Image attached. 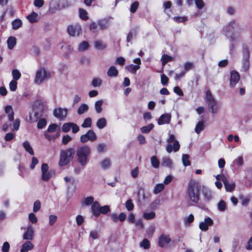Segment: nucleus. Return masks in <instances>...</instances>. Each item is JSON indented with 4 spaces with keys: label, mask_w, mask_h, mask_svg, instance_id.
<instances>
[{
    "label": "nucleus",
    "mask_w": 252,
    "mask_h": 252,
    "mask_svg": "<svg viewBox=\"0 0 252 252\" xmlns=\"http://www.w3.org/2000/svg\"><path fill=\"white\" fill-rule=\"evenodd\" d=\"M200 186L198 181L191 180L189 181L187 194L189 200L194 203H197L200 200Z\"/></svg>",
    "instance_id": "obj_1"
},
{
    "label": "nucleus",
    "mask_w": 252,
    "mask_h": 252,
    "mask_svg": "<svg viewBox=\"0 0 252 252\" xmlns=\"http://www.w3.org/2000/svg\"><path fill=\"white\" fill-rule=\"evenodd\" d=\"M91 154V149L87 145L79 147L76 151V156L78 162L82 166L87 165L89 156Z\"/></svg>",
    "instance_id": "obj_2"
},
{
    "label": "nucleus",
    "mask_w": 252,
    "mask_h": 252,
    "mask_svg": "<svg viewBox=\"0 0 252 252\" xmlns=\"http://www.w3.org/2000/svg\"><path fill=\"white\" fill-rule=\"evenodd\" d=\"M74 154L75 150L72 148L61 151L59 165L63 166L68 164L72 160Z\"/></svg>",
    "instance_id": "obj_3"
},
{
    "label": "nucleus",
    "mask_w": 252,
    "mask_h": 252,
    "mask_svg": "<svg viewBox=\"0 0 252 252\" xmlns=\"http://www.w3.org/2000/svg\"><path fill=\"white\" fill-rule=\"evenodd\" d=\"M205 99L209 111L213 114L217 113L219 109V105L218 102L215 99L210 90L206 91Z\"/></svg>",
    "instance_id": "obj_4"
},
{
    "label": "nucleus",
    "mask_w": 252,
    "mask_h": 252,
    "mask_svg": "<svg viewBox=\"0 0 252 252\" xmlns=\"http://www.w3.org/2000/svg\"><path fill=\"white\" fill-rule=\"evenodd\" d=\"M51 78V73L44 68H40L36 73L34 82L36 84H41Z\"/></svg>",
    "instance_id": "obj_5"
},
{
    "label": "nucleus",
    "mask_w": 252,
    "mask_h": 252,
    "mask_svg": "<svg viewBox=\"0 0 252 252\" xmlns=\"http://www.w3.org/2000/svg\"><path fill=\"white\" fill-rule=\"evenodd\" d=\"M167 142L169 143L166 147L167 153H171L173 151L176 152L179 150L180 145L179 141L175 139L174 135L170 134Z\"/></svg>",
    "instance_id": "obj_6"
},
{
    "label": "nucleus",
    "mask_w": 252,
    "mask_h": 252,
    "mask_svg": "<svg viewBox=\"0 0 252 252\" xmlns=\"http://www.w3.org/2000/svg\"><path fill=\"white\" fill-rule=\"evenodd\" d=\"M97 136L94 132L92 130H89L86 134L81 136L80 141L82 143H86L89 140L91 141H95Z\"/></svg>",
    "instance_id": "obj_7"
},
{
    "label": "nucleus",
    "mask_w": 252,
    "mask_h": 252,
    "mask_svg": "<svg viewBox=\"0 0 252 252\" xmlns=\"http://www.w3.org/2000/svg\"><path fill=\"white\" fill-rule=\"evenodd\" d=\"M41 179L43 181H48L52 176L51 171H49V167L47 164L43 163L41 165Z\"/></svg>",
    "instance_id": "obj_8"
},
{
    "label": "nucleus",
    "mask_w": 252,
    "mask_h": 252,
    "mask_svg": "<svg viewBox=\"0 0 252 252\" xmlns=\"http://www.w3.org/2000/svg\"><path fill=\"white\" fill-rule=\"evenodd\" d=\"M171 241V238L169 235L162 234L158 237V244L159 247L164 248L166 247Z\"/></svg>",
    "instance_id": "obj_9"
},
{
    "label": "nucleus",
    "mask_w": 252,
    "mask_h": 252,
    "mask_svg": "<svg viewBox=\"0 0 252 252\" xmlns=\"http://www.w3.org/2000/svg\"><path fill=\"white\" fill-rule=\"evenodd\" d=\"M81 30V27L78 24L70 25L67 28L68 33L72 36H78L80 34Z\"/></svg>",
    "instance_id": "obj_10"
},
{
    "label": "nucleus",
    "mask_w": 252,
    "mask_h": 252,
    "mask_svg": "<svg viewBox=\"0 0 252 252\" xmlns=\"http://www.w3.org/2000/svg\"><path fill=\"white\" fill-rule=\"evenodd\" d=\"M68 110L66 108H58L54 110V115L60 120H64L67 114Z\"/></svg>",
    "instance_id": "obj_11"
},
{
    "label": "nucleus",
    "mask_w": 252,
    "mask_h": 252,
    "mask_svg": "<svg viewBox=\"0 0 252 252\" xmlns=\"http://www.w3.org/2000/svg\"><path fill=\"white\" fill-rule=\"evenodd\" d=\"M221 181L223 183L225 190L228 192H232L233 191L235 188V184L234 182L230 183L227 180L226 177L222 175L221 177Z\"/></svg>",
    "instance_id": "obj_12"
},
{
    "label": "nucleus",
    "mask_w": 252,
    "mask_h": 252,
    "mask_svg": "<svg viewBox=\"0 0 252 252\" xmlns=\"http://www.w3.org/2000/svg\"><path fill=\"white\" fill-rule=\"evenodd\" d=\"M240 74L239 73L235 70H232L230 72V86L233 88L235 86L236 84L240 80Z\"/></svg>",
    "instance_id": "obj_13"
},
{
    "label": "nucleus",
    "mask_w": 252,
    "mask_h": 252,
    "mask_svg": "<svg viewBox=\"0 0 252 252\" xmlns=\"http://www.w3.org/2000/svg\"><path fill=\"white\" fill-rule=\"evenodd\" d=\"M34 236V230L32 225H29L26 231L23 235V239L26 240H32Z\"/></svg>",
    "instance_id": "obj_14"
},
{
    "label": "nucleus",
    "mask_w": 252,
    "mask_h": 252,
    "mask_svg": "<svg viewBox=\"0 0 252 252\" xmlns=\"http://www.w3.org/2000/svg\"><path fill=\"white\" fill-rule=\"evenodd\" d=\"M171 116L170 114L165 113L161 115L158 120V124L159 125L169 124L170 123Z\"/></svg>",
    "instance_id": "obj_15"
},
{
    "label": "nucleus",
    "mask_w": 252,
    "mask_h": 252,
    "mask_svg": "<svg viewBox=\"0 0 252 252\" xmlns=\"http://www.w3.org/2000/svg\"><path fill=\"white\" fill-rule=\"evenodd\" d=\"M213 224V220L209 217L205 218L204 221L201 222L199 224V228L202 231H207L209 226Z\"/></svg>",
    "instance_id": "obj_16"
},
{
    "label": "nucleus",
    "mask_w": 252,
    "mask_h": 252,
    "mask_svg": "<svg viewBox=\"0 0 252 252\" xmlns=\"http://www.w3.org/2000/svg\"><path fill=\"white\" fill-rule=\"evenodd\" d=\"M203 195L205 201H210L213 198V193L211 189L207 187H203L202 189Z\"/></svg>",
    "instance_id": "obj_17"
},
{
    "label": "nucleus",
    "mask_w": 252,
    "mask_h": 252,
    "mask_svg": "<svg viewBox=\"0 0 252 252\" xmlns=\"http://www.w3.org/2000/svg\"><path fill=\"white\" fill-rule=\"evenodd\" d=\"M59 9H60V6L59 2L57 0H52L50 3L49 11L54 13Z\"/></svg>",
    "instance_id": "obj_18"
},
{
    "label": "nucleus",
    "mask_w": 252,
    "mask_h": 252,
    "mask_svg": "<svg viewBox=\"0 0 252 252\" xmlns=\"http://www.w3.org/2000/svg\"><path fill=\"white\" fill-rule=\"evenodd\" d=\"M33 247L34 246L32 242L29 241H26L23 244L20 252H28L32 250Z\"/></svg>",
    "instance_id": "obj_19"
},
{
    "label": "nucleus",
    "mask_w": 252,
    "mask_h": 252,
    "mask_svg": "<svg viewBox=\"0 0 252 252\" xmlns=\"http://www.w3.org/2000/svg\"><path fill=\"white\" fill-rule=\"evenodd\" d=\"M100 205L97 201H94L91 207L92 212L93 215L96 217L99 216V212L100 211Z\"/></svg>",
    "instance_id": "obj_20"
},
{
    "label": "nucleus",
    "mask_w": 252,
    "mask_h": 252,
    "mask_svg": "<svg viewBox=\"0 0 252 252\" xmlns=\"http://www.w3.org/2000/svg\"><path fill=\"white\" fill-rule=\"evenodd\" d=\"M5 112L8 115V119L10 122L14 120V112L11 106L7 105L5 107Z\"/></svg>",
    "instance_id": "obj_21"
},
{
    "label": "nucleus",
    "mask_w": 252,
    "mask_h": 252,
    "mask_svg": "<svg viewBox=\"0 0 252 252\" xmlns=\"http://www.w3.org/2000/svg\"><path fill=\"white\" fill-rule=\"evenodd\" d=\"M46 132L60 133V126L56 124H52L49 126Z\"/></svg>",
    "instance_id": "obj_22"
},
{
    "label": "nucleus",
    "mask_w": 252,
    "mask_h": 252,
    "mask_svg": "<svg viewBox=\"0 0 252 252\" xmlns=\"http://www.w3.org/2000/svg\"><path fill=\"white\" fill-rule=\"evenodd\" d=\"M125 68L130 73L135 74H136L137 70L140 68V66L131 64L130 65L126 66Z\"/></svg>",
    "instance_id": "obj_23"
},
{
    "label": "nucleus",
    "mask_w": 252,
    "mask_h": 252,
    "mask_svg": "<svg viewBox=\"0 0 252 252\" xmlns=\"http://www.w3.org/2000/svg\"><path fill=\"white\" fill-rule=\"evenodd\" d=\"M242 52V55H243V58L250 59V51H249V47L247 44H244L243 45Z\"/></svg>",
    "instance_id": "obj_24"
},
{
    "label": "nucleus",
    "mask_w": 252,
    "mask_h": 252,
    "mask_svg": "<svg viewBox=\"0 0 252 252\" xmlns=\"http://www.w3.org/2000/svg\"><path fill=\"white\" fill-rule=\"evenodd\" d=\"M89 109V106L85 103L81 104L78 108L77 113L78 115H82L86 113Z\"/></svg>",
    "instance_id": "obj_25"
},
{
    "label": "nucleus",
    "mask_w": 252,
    "mask_h": 252,
    "mask_svg": "<svg viewBox=\"0 0 252 252\" xmlns=\"http://www.w3.org/2000/svg\"><path fill=\"white\" fill-rule=\"evenodd\" d=\"M173 60L172 57L167 54H163L161 58V64L162 66H164L167 63L172 62Z\"/></svg>",
    "instance_id": "obj_26"
},
{
    "label": "nucleus",
    "mask_w": 252,
    "mask_h": 252,
    "mask_svg": "<svg viewBox=\"0 0 252 252\" xmlns=\"http://www.w3.org/2000/svg\"><path fill=\"white\" fill-rule=\"evenodd\" d=\"M7 43L8 48L11 50L13 48L16 44V38L15 37L10 36L8 38Z\"/></svg>",
    "instance_id": "obj_27"
},
{
    "label": "nucleus",
    "mask_w": 252,
    "mask_h": 252,
    "mask_svg": "<svg viewBox=\"0 0 252 252\" xmlns=\"http://www.w3.org/2000/svg\"><path fill=\"white\" fill-rule=\"evenodd\" d=\"M23 146L25 150L31 155L33 156L34 155V151L31 147L30 144L28 141H25L23 143Z\"/></svg>",
    "instance_id": "obj_28"
},
{
    "label": "nucleus",
    "mask_w": 252,
    "mask_h": 252,
    "mask_svg": "<svg viewBox=\"0 0 252 252\" xmlns=\"http://www.w3.org/2000/svg\"><path fill=\"white\" fill-rule=\"evenodd\" d=\"M44 135L46 139L48 140L51 141L52 140H55L57 138H58L60 136V133H52V132H45Z\"/></svg>",
    "instance_id": "obj_29"
},
{
    "label": "nucleus",
    "mask_w": 252,
    "mask_h": 252,
    "mask_svg": "<svg viewBox=\"0 0 252 252\" xmlns=\"http://www.w3.org/2000/svg\"><path fill=\"white\" fill-rule=\"evenodd\" d=\"M162 166H166L169 168L173 167V164L171 159L169 158H162Z\"/></svg>",
    "instance_id": "obj_30"
},
{
    "label": "nucleus",
    "mask_w": 252,
    "mask_h": 252,
    "mask_svg": "<svg viewBox=\"0 0 252 252\" xmlns=\"http://www.w3.org/2000/svg\"><path fill=\"white\" fill-rule=\"evenodd\" d=\"M250 59L243 58L242 60V69L244 72H246L248 70L250 67Z\"/></svg>",
    "instance_id": "obj_31"
},
{
    "label": "nucleus",
    "mask_w": 252,
    "mask_h": 252,
    "mask_svg": "<svg viewBox=\"0 0 252 252\" xmlns=\"http://www.w3.org/2000/svg\"><path fill=\"white\" fill-rule=\"evenodd\" d=\"M102 80L98 77H94L93 79L91 84L94 87H99L101 86Z\"/></svg>",
    "instance_id": "obj_32"
},
{
    "label": "nucleus",
    "mask_w": 252,
    "mask_h": 252,
    "mask_svg": "<svg viewBox=\"0 0 252 252\" xmlns=\"http://www.w3.org/2000/svg\"><path fill=\"white\" fill-rule=\"evenodd\" d=\"M103 104V101L102 100H99L95 102L94 105L95 110L97 113H100L102 112Z\"/></svg>",
    "instance_id": "obj_33"
},
{
    "label": "nucleus",
    "mask_w": 252,
    "mask_h": 252,
    "mask_svg": "<svg viewBox=\"0 0 252 252\" xmlns=\"http://www.w3.org/2000/svg\"><path fill=\"white\" fill-rule=\"evenodd\" d=\"M89 47V44L87 41H84L80 43L78 47L79 51H85L87 50Z\"/></svg>",
    "instance_id": "obj_34"
},
{
    "label": "nucleus",
    "mask_w": 252,
    "mask_h": 252,
    "mask_svg": "<svg viewBox=\"0 0 252 252\" xmlns=\"http://www.w3.org/2000/svg\"><path fill=\"white\" fill-rule=\"evenodd\" d=\"M151 162L153 167L158 168L159 167V161L156 156H154L151 158Z\"/></svg>",
    "instance_id": "obj_35"
},
{
    "label": "nucleus",
    "mask_w": 252,
    "mask_h": 252,
    "mask_svg": "<svg viewBox=\"0 0 252 252\" xmlns=\"http://www.w3.org/2000/svg\"><path fill=\"white\" fill-rule=\"evenodd\" d=\"M79 16L83 20H87L89 19L87 11L83 8H80L79 10Z\"/></svg>",
    "instance_id": "obj_36"
},
{
    "label": "nucleus",
    "mask_w": 252,
    "mask_h": 252,
    "mask_svg": "<svg viewBox=\"0 0 252 252\" xmlns=\"http://www.w3.org/2000/svg\"><path fill=\"white\" fill-rule=\"evenodd\" d=\"M101 167L105 170L109 168L110 165V160L109 158H105L100 162Z\"/></svg>",
    "instance_id": "obj_37"
},
{
    "label": "nucleus",
    "mask_w": 252,
    "mask_h": 252,
    "mask_svg": "<svg viewBox=\"0 0 252 252\" xmlns=\"http://www.w3.org/2000/svg\"><path fill=\"white\" fill-rule=\"evenodd\" d=\"M99 29L101 30L104 29L109 25V20L107 19H103L100 20L98 22Z\"/></svg>",
    "instance_id": "obj_38"
},
{
    "label": "nucleus",
    "mask_w": 252,
    "mask_h": 252,
    "mask_svg": "<svg viewBox=\"0 0 252 252\" xmlns=\"http://www.w3.org/2000/svg\"><path fill=\"white\" fill-rule=\"evenodd\" d=\"M154 126L153 124H150L148 126L142 127L141 131L143 133H148L153 128Z\"/></svg>",
    "instance_id": "obj_39"
},
{
    "label": "nucleus",
    "mask_w": 252,
    "mask_h": 252,
    "mask_svg": "<svg viewBox=\"0 0 252 252\" xmlns=\"http://www.w3.org/2000/svg\"><path fill=\"white\" fill-rule=\"evenodd\" d=\"M89 29L91 32H96L98 31L100 29L99 25L95 22H92L89 25Z\"/></svg>",
    "instance_id": "obj_40"
},
{
    "label": "nucleus",
    "mask_w": 252,
    "mask_h": 252,
    "mask_svg": "<svg viewBox=\"0 0 252 252\" xmlns=\"http://www.w3.org/2000/svg\"><path fill=\"white\" fill-rule=\"evenodd\" d=\"M189 157L187 154H183L182 156L183 164L185 166H188L190 165L191 163L189 160Z\"/></svg>",
    "instance_id": "obj_41"
},
{
    "label": "nucleus",
    "mask_w": 252,
    "mask_h": 252,
    "mask_svg": "<svg viewBox=\"0 0 252 252\" xmlns=\"http://www.w3.org/2000/svg\"><path fill=\"white\" fill-rule=\"evenodd\" d=\"M22 25L21 20L16 19L12 22V28L14 30H17L20 28Z\"/></svg>",
    "instance_id": "obj_42"
},
{
    "label": "nucleus",
    "mask_w": 252,
    "mask_h": 252,
    "mask_svg": "<svg viewBox=\"0 0 252 252\" xmlns=\"http://www.w3.org/2000/svg\"><path fill=\"white\" fill-rule=\"evenodd\" d=\"M106 125V120L105 118H102L97 121L96 123V126L99 128H102L104 127Z\"/></svg>",
    "instance_id": "obj_43"
},
{
    "label": "nucleus",
    "mask_w": 252,
    "mask_h": 252,
    "mask_svg": "<svg viewBox=\"0 0 252 252\" xmlns=\"http://www.w3.org/2000/svg\"><path fill=\"white\" fill-rule=\"evenodd\" d=\"M140 246L144 249H149L150 248V242L146 238L144 239L140 243Z\"/></svg>",
    "instance_id": "obj_44"
},
{
    "label": "nucleus",
    "mask_w": 252,
    "mask_h": 252,
    "mask_svg": "<svg viewBox=\"0 0 252 252\" xmlns=\"http://www.w3.org/2000/svg\"><path fill=\"white\" fill-rule=\"evenodd\" d=\"M204 129V122L200 121L198 123L195 128V131L199 134Z\"/></svg>",
    "instance_id": "obj_45"
},
{
    "label": "nucleus",
    "mask_w": 252,
    "mask_h": 252,
    "mask_svg": "<svg viewBox=\"0 0 252 252\" xmlns=\"http://www.w3.org/2000/svg\"><path fill=\"white\" fill-rule=\"evenodd\" d=\"M92 126V119L91 118H86L84 122L81 125V126L84 128L89 127Z\"/></svg>",
    "instance_id": "obj_46"
},
{
    "label": "nucleus",
    "mask_w": 252,
    "mask_h": 252,
    "mask_svg": "<svg viewBox=\"0 0 252 252\" xmlns=\"http://www.w3.org/2000/svg\"><path fill=\"white\" fill-rule=\"evenodd\" d=\"M37 15L36 13L33 12L27 16V18L31 23H34L36 21Z\"/></svg>",
    "instance_id": "obj_47"
},
{
    "label": "nucleus",
    "mask_w": 252,
    "mask_h": 252,
    "mask_svg": "<svg viewBox=\"0 0 252 252\" xmlns=\"http://www.w3.org/2000/svg\"><path fill=\"white\" fill-rule=\"evenodd\" d=\"M139 6V3L138 1H135L133 2L130 6V11L132 13H135Z\"/></svg>",
    "instance_id": "obj_48"
},
{
    "label": "nucleus",
    "mask_w": 252,
    "mask_h": 252,
    "mask_svg": "<svg viewBox=\"0 0 252 252\" xmlns=\"http://www.w3.org/2000/svg\"><path fill=\"white\" fill-rule=\"evenodd\" d=\"M164 188V186L162 184H157L155 187L154 192L155 193L157 194L161 192Z\"/></svg>",
    "instance_id": "obj_49"
},
{
    "label": "nucleus",
    "mask_w": 252,
    "mask_h": 252,
    "mask_svg": "<svg viewBox=\"0 0 252 252\" xmlns=\"http://www.w3.org/2000/svg\"><path fill=\"white\" fill-rule=\"evenodd\" d=\"M106 150V145L104 143H99L97 145V152L99 153H104Z\"/></svg>",
    "instance_id": "obj_50"
},
{
    "label": "nucleus",
    "mask_w": 252,
    "mask_h": 252,
    "mask_svg": "<svg viewBox=\"0 0 252 252\" xmlns=\"http://www.w3.org/2000/svg\"><path fill=\"white\" fill-rule=\"evenodd\" d=\"M94 198L92 196H88L85 198L83 204L85 205H90L94 203Z\"/></svg>",
    "instance_id": "obj_51"
},
{
    "label": "nucleus",
    "mask_w": 252,
    "mask_h": 252,
    "mask_svg": "<svg viewBox=\"0 0 252 252\" xmlns=\"http://www.w3.org/2000/svg\"><path fill=\"white\" fill-rule=\"evenodd\" d=\"M156 216L155 213L154 212L150 213H145L143 214V217L145 219L147 220H152L155 218Z\"/></svg>",
    "instance_id": "obj_52"
},
{
    "label": "nucleus",
    "mask_w": 252,
    "mask_h": 252,
    "mask_svg": "<svg viewBox=\"0 0 252 252\" xmlns=\"http://www.w3.org/2000/svg\"><path fill=\"white\" fill-rule=\"evenodd\" d=\"M115 64L123 66L126 63V60L124 57H118L115 61Z\"/></svg>",
    "instance_id": "obj_53"
},
{
    "label": "nucleus",
    "mask_w": 252,
    "mask_h": 252,
    "mask_svg": "<svg viewBox=\"0 0 252 252\" xmlns=\"http://www.w3.org/2000/svg\"><path fill=\"white\" fill-rule=\"evenodd\" d=\"M126 207L128 211H130L133 209L134 205L132 202V200L130 199H128L126 202Z\"/></svg>",
    "instance_id": "obj_54"
},
{
    "label": "nucleus",
    "mask_w": 252,
    "mask_h": 252,
    "mask_svg": "<svg viewBox=\"0 0 252 252\" xmlns=\"http://www.w3.org/2000/svg\"><path fill=\"white\" fill-rule=\"evenodd\" d=\"M94 46L98 50H102L106 47L105 45L100 41H96L94 43Z\"/></svg>",
    "instance_id": "obj_55"
},
{
    "label": "nucleus",
    "mask_w": 252,
    "mask_h": 252,
    "mask_svg": "<svg viewBox=\"0 0 252 252\" xmlns=\"http://www.w3.org/2000/svg\"><path fill=\"white\" fill-rule=\"evenodd\" d=\"M173 19L175 22H176V23H182V22L184 23L187 20V17H186L185 16H184V17L175 16Z\"/></svg>",
    "instance_id": "obj_56"
},
{
    "label": "nucleus",
    "mask_w": 252,
    "mask_h": 252,
    "mask_svg": "<svg viewBox=\"0 0 252 252\" xmlns=\"http://www.w3.org/2000/svg\"><path fill=\"white\" fill-rule=\"evenodd\" d=\"M12 74L13 78L14 79V80L15 81L18 80L20 78L21 75L20 72L17 69L13 70L12 72Z\"/></svg>",
    "instance_id": "obj_57"
},
{
    "label": "nucleus",
    "mask_w": 252,
    "mask_h": 252,
    "mask_svg": "<svg viewBox=\"0 0 252 252\" xmlns=\"http://www.w3.org/2000/svg\"><path fill=\"white\" fill-rule=\"evenodd\" d=\"M218 209L220 211H224L226 209V203L224 201L220 200L218 203Z\"/></svg>",
    "instance_id": "obj_58"
},
{
    "label": "nucleus",
    "mask_w": 252,
    "mask_h": 252,
    "mask_svg": "<svg viewBox=\"0 0 252 252\" xmlns=\"http://www.w3.org/2000/svg\"><path fill=\"white\" fill-rule=\"evenodd\" d=\"M99 235V232L96 230H92L90 233V237L93 239L98 238Z\"/></svg>",
    "instance_id": "obj_59"
},
{
    "label": "nucleus",
    "mask_w": 252,
    "mask_h": 252,
    "mask_svg": "<svg viewBox=\"0 0 252 252\" xmlns=\"http://www.w3.org/2000/svg\"><path fill=\"white\" fill-rule=\"evenodd\" d=\"M57 217L56 215H51L49 217V223L50 226H52L57 221Z\"/></svg>",
    "instance_id": "obj_60"
},
{
    "label": "nucleus",
    "mask_w": 252,
    "mask_h": 252,
    "mask_svg": "<svg viewBox=\"0 0 252 252\" xmlns=\"http://www.w3.org/2000/svg\"><path fill=\"white\" fill-rule=\"evenodd\" d=\"M71 126V123H65L62 126V130L64 132H67L70 130Z\"/></svg>",
    "instance_id": "obj_61"
},
{
    "label": "nucleus",
    "mask_w": 252,
    "mask_h": 252,
    "mask_svg": "<svg viewBox=\"0 0 252 252\" xmlns=\"http://www.w3.org/2000/svg\"><path fill=\"white\" fill-rule=\"evenodd\" d=\"M109 206L108 205H105L102 207H100V211L99 212V216L100 214H105L109 211Z\"/></svg>",
    "instance_id": "obj_62"
},
{
    "label": "nucleus",
    "mask_w": 252,
    "mask_h": 252,
    "mask_svg": "<svg viewBox=\"0 0 252 252\" xmlns=\"http://www.w3.org/2000/svg\"><path fill=\"white\" fill-rule=\"evenodd\" d=\"M161 83L163 85H166L169 81V78L164 74L161 75Z\"/></svg>",
    "instance_id": "obj_63"
},
{
    "label": "nucleus",
    "mask_w": 252,
    "mask_h": 252,
    "mask_svg": "<svg viewBox=\"0 0 252 252\" xmlns=\"http://www.w3.org/2000/svg\"><path fill=\"white\" fill-rule=\"evenodd\" d=\"M46 125V121L44 119H41L37 123V127L39 129L43 128Z\"/></svg>",
    "instance_id": "obj_64"
}]
</instances>
